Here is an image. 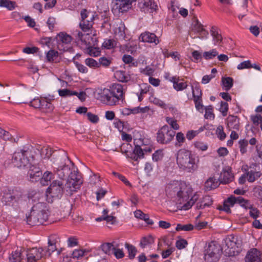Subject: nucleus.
I'll list each match as a JSON object with an SVG mask.
<instances>
[{
	"instance_id": "nucleus-1",
	"label": "nucleus",
	"mask_w": 262,
	"mask_h": 262,
	"mask_svg": "<svg viewBox=\"0 0 262 262\" xmlns=\"http://www.w3.org/2000/svg\"><path fill=\"white\" fill-rule=\"evenodd\" d=\"M166 193L172 198H177L178 203L182 205L180 207L184 210L190 208L199 198L198 195L195 194L189 200L190 195L187 189L184 188L182 189L178 183L168 184L166 187Z\"/></svg>"
},
{
	"instance_id": "nucleus-2",
	"label": "nucleus",
	"mask_w": 262,
	"mask_h": 262,
	"mask_svg": "<svg viewBox=\"0 0 262 262\" xmlns=\"http://www.w3.org/2000/svg\"><path fill=\"white\" fill-rule=\"evenodd\" d=\"M48 216L47 204L39 201L33 206L30 215L27 216V222L31 226L41 225L47 221Z\"/></svg>"
},
{
	"instance_id": "nucleus-3",
	"label": "nucleus",
	"mask_w": 262,
	"mask_h": 262,
	"mask_svg": "<svg viewBox=\"0 0 262 262\" xmlns=\"http://www.w3.org/2000/svg\"><path fill=\"white\" fill-rule=\"evenodd\" d=\"M57 160L55 161L57 167L55 168L54 172L61 179L69 177L71 172H73L74 163L69 159L67 154L62 152L56 156Z\"/></svg>"
},
{
	"instance_id": "nucleus-4",
	"label": "nucleus",
	"mask_w": 262,
	"mask_h": 262,
	"mask_svg": "<svg viewBox=\"0 0 262 262\" xmlns=\"http://www.w3.org/2000/svg\"><path fill=\"white\" fill-rule=\"evenodd\" d=\"M177 163L180 168L189 172H193L198 168L194 156L185 149H181L178 152Z\"/></svg>"
},
{
	"instance_id": "nucleus-5",
	"label": "nucleus",
	"mask_w": 262,
	"mask_h": 262,
	"mask_svg": "<svg viewBox=\"0 0 262 262\" xmlns=\"http://www.w3.org/2000/svg\"><path fill=\"white\" fill-rule=\"evenodd\" d=\"M225 244L223 245V249L228 256L237 255L240 252L242 241L236 236L230 235L224 239Z\"/></svg>"
},
{
	"instance_id": "nucleus-6",
	"label": "nucleus",
	"mask_w": 262,
	"mask_h": 262,
	"mask_svg": "<svg viewBox=\"0 0 262 262\" xmlns=\"http://www.w3.org/2000/svg\"><path fill=\"white\" fill-rule=\"evenodd\" d=\"M223 248L215 242H211L206 246L204 251V259L206 262H216L219 260Z\"/></svg>"
},
{
	"instance_id": "nucleus-7",
	"label": "nucleus",
	"mask_w": 262,
	"mask_h": 262,
	"mask_svg": "<svg viewBox=\"0 0 262 262\" xmlns=\"http://www.w3.org/2000/svg\"><path fill=\"white\" fill-rule=\"evenodd\" d=\"M134 144L135 147L133 152L124 150L125 147L128 148V147H131V145L129 144H123L121 147L122 152L125 153L127 157L132 159L134 161H137L138 159L143 158L145 153H150L152 151V148L150 147H145L144 148H142L140 145L137 144V142H136V140H134Z\"/></svg>"
},
{
	"instance_id": "nucleus-8",
	"label": "nucleus",
	"mask_w": 262,
	"mask_h": 262,
	"mask_svg": "<svg viewBox=\"0 0 262 262\" xmlns=\"http://www.w3.org/2000/svg\"><path fill=\"white\" fill-rule=\"evenodd\" d=\"M33 160V157L31 156L29 150L21 149L14 153L12 161L16 166L21 167L28 165Z\"/></svg>"
},
{
	"instance_id": "nucleus-9",
	"label": "nucleus",
	"mask_w": 262,
	"mask_h": 262,
	"mask_svg": "<svg viewBox=\"0 0 262 262\" xmlns=\"http://www.w3.org/2000/svg\"><path fill=\"white\" fill-rule=\"evenodd\" d=\"M175 135V131L165 125L162 126L157 133V141L159 143L167 144L172 141Z\"/></svg>"
},
{
	"instance_id": "nucleus-10",
	"label": "nucleus",
	"mask_w": 262,
	"mask_h": 262,
	"mask_svg": "<svg viewBox=\"0 0 262 262\" xmlns=\"http://www.w3.org/2000/svg\"><path fill=\"white\" fill-rule=\"evenodd\" d=\"M63 190V185L61 181L55 180L52 182L50 186L47 190V198L49 202H52L53 201H50L49 197L53 199H59L61 197Z\"/></svg>"
},
{
	"instance_id": "nucleus-11",
	"label": "nucleus",
	"mask_w": 262,
	"mask_h": 262,
	"mask_svg": "<svg viewBox=\"0 0 262 262\" xmlns=\"http://www.w3.org/2000/svg\"><path fill=\"white\" fill-rule=\"evenodd\" d=\"M82 184L81 176L78 174L77 170L74 169L73 172H71L68 177L65 187L67 191L69 190L72 192L78 189Z\"/></svg>"
},
{
	"instance_id": "nucleus-12",
	"label": "nucleus",
	"mask_w": 262,
	"mask_h": 262,
	"mask_svg": "<svg viewBox=\"0 0 262 262\" xmlns=\"http://www.w3.org/2000/svg\"><path fill=\"white\" fill-rule=\"evenodd\" d=\"M97 99L102 102L108 105H114L118 103L116 97L113 96L108 89H99L97 91Z\"/></svg>"
},
{
	"instance_id": "nucleus-13",
	"label": "nucleus",
	"mask_w": 262,
	"mask_h": 262,
	"mask_svg": "<svg viewBox=\"0 0 262 262\" xmlns=\"http://www.w3.org/2000/svg\"><path fill=\"white\" fill-rule=\"evenodd\" d=\"M2 194L1 201L6 205L19 201L22 196V193L20 191L16 190H11L8 189L4 190Z\"/></svg>"
},
{
	"instance_id": "nucleus-14",
	"label": "nucleus",
	"mask_w": 262,
	"mask_h": 262,
	"mask_svg": "<svg viewBox=\"0 0 262 262\" xmlns=\"http://www.w3.org/2000/svg\"><path fill=\"white\" fill-rule=\"evenodd\" d=\"M90 13H88L87 10L85 9H83L81 11V20L79 26L81 30L84 32L89 31L93 26L94 15H90Z\"/></svg>"
},
{
	"instance_id": "nucleus-15",
	"label": "nucleus",
	"mask_w": 262,
	"mask_h": 262,
	"mask_svg": "<svg viewBox=\"0 0 262 262\" xmlns=\"http://www.w3.org/2000/svg\"><path fill=\"white\" fill-rule=\"evenodd\" d=\"M76 32L77 33L76 36L77 38V39L81 41L82 44L84 46V49L86 50L92 46H95L94 42H96V40H94V38L88 33L83 34L79 31H76Z\"/></svg>"
},
{
	"instance_id": "nucleus-16",
	"label": "nucleus",
	"mask_w": 262,
	"mask_h": 262,
	"mask_svg": "<svg viewBox=\"0 0 262 262\" xmlns=\"http://www.w3.org/2000/svg\"><path fill=\"white\" fill-rule=\"evenodd\" d=\"M29 164L30 166L28 175L30 177V180L33 182L39 180L42 176V171L39 167L32 164L31 162Z\"/></svg>"
},
{
	"instance_id": "nucleus-17",
	"label": "nucleus",
	"mask_w": 262,
	"mask_h": 262,
	"mask_svg": "<svg viewBox=\"0 0 262 262\" xmlns=\"http://www.w3.org/2000/svg\"><path fill=\"white\" fill-rule=\"evenodd\" d=\"M42 248H34L28 251L27 254L28 262H36L42 257Z\"/></svg>"
},
{
	"instance_id": "nucleus-18",
	"label": "nucleus",
	"mask_w": 262,
	"mask_h": 262,
	"mask_svg": "<svg viewBox=\"0 0 262 262\" xmlns=\"http://www.w3.org/2000/svg\"><path fill=\"white\" fill-rule=\"evenodd\" d=\"M260 252L257 249L253 248L249 251L245 258V262H261Z\"/></svg>"
},
{
	"instance_id": "nucleus-19",
	"label": "nucleus",
	"mask_w": 262,
	"mask_h": 262,
	"mask_svg": "<svg viewBox=\"0 0 262 262\" xmlns=\"http://www.w3.org/2000/svg\"><path fill=\"white\" fill-rule=\"evenodd\" d=\"M132 4L127 3L124 0H117L115 4L114 5L112 11L114 13L118 12L123 13L127 11L131 7Z\"/></svg>"
},
{
	"instance_id": "nucleus-20",
	"label": "nucleus",
	"mask_w": 262,
	"mask_h": 262,
	"mask_svg": "<svg viewBox=\"0 0 262 262\" xmlns=\"http://www.w3.org/2000/svg\"><path fill=\"white\" fill-rule=\"evenodd\" d=\"M110 90L113 96L116 97L117 102H118L120 100H123L124 92L123 86L121 84L119 83L114 84Z\"/></svg>"
},
{
	"instance_id": "nucleus-21",
	"label": "nucleus",
	"mask_w": 262,
	"mask_h": 262,
	"mask_svg": "<svg viewBox=\"0 0 262 262\" xmlns=\"http://www.w3.org/2000/svg\"><path fill=\"white\" fill-rule=\"evenodd\" d=\"M140 40L148 43H155L157 45L159 42V39L154 33L149 32H145L142 33L139 37Z\"/></svg>"
},
{
	"instance_id": "nucleus-22",
	"label": "nucleus",
	"mask_w": 262,
	"mask_h": 262,
	"mask_svg": "<svg viewBox=\"0 0 262 262\" xmlns=\"http://www.w3.org/2000/svg\"><path fill=\"white\" fill-rule=\"evenodd\" d=\"M227 126L230 130H238L239 129V119L233 115H229L227 119Z\"/></svg>"
},
{
	"instance_id": "nucleus-23",
	"label": "nucleus",
	"mask_w": 262,
	"mask_h": 262,
	"mask_svg": "<svg viewBox=\"0 0 262 262\" xmlns=\"http://www.w3.org/2000/svg\"><path fill=\"white\" fill-rule=\"evenodd\" d=\"M192 30L196 33H200L201 36L199 37L200 38H206L208 34V31L204 28L203 25L197 19L194 21Z\"/></svg>"
},
{
	"instance_id": "nucleus-24",
	"label": "nucleus",
	"mask_w": 262,
	"mask_h": 262,
	"mask_svg": "<svg viewBox=\"0 0 262 262\" xmlns=\"http://www.w3.org/2000/svg\"><path fill=\"white\" fill-rule=\"evenodd\" d=\"M56 39L58 42V48H60V46L62 47L63 45L69 44L72 40L71 36L63 32L59 33L57 35Z\"/></svg>"
},
{
	"instance_id": "nucleus-25",
	"label": "nucleus",
	"mask_w": 262,
	"mask_h": 262,
	"mask_svg": "<svg viewBox=\"0 0 262 262\" xmlns=\"http://www.w3.org/2000/svg\"><path fill=\"white\" fill-rule=\"evenodd\" d=\"M170 81L173 83V86L177 91H182L187 86L186 83L180 82L178 77H172L170 79Z\"/></svg>"
},
{
	"instance_id": "nucleus-26",
	"label": "nucleus",
	"mask_w": 262,
	"mask_h": 262,
	"mask_svg": "<svg viewBox=\"0 0 262 262\" xmlns=\"http://www.w3.org/2000/svg\"><path fill=\"white\" fill-rule=\"evenodd\" d=\"M210 33L212 36L214 45H219L222 41V36L219 33L218 29L215 26H212L210 30Z\"/></svg>"
},
{
	"instance_id": "nucleus-27",
	"label": "nucleus",
	"mask_w": 262,
	"mask_h": 262,
	"mask_svg": "<svg viewBox=\"0 0 262 262\" xmlns=\"http://www.w3.org/2000/svg\"><path fill=\"white\" fill-rule=\"evenodd\" d=\"M233 176L232 174L227 170H223L220 174L219 179L221 183L227 184L232 181Z\"/></svg>"
},
{
	"instance_id": "nucleus-28",
	"label": "nucleus",
	"mask_w": 262,
	"mask_h": 262,
	"mask_svg": "<svg viewBox=\"0 0 262 262\" xmlns=\"http://www.w3.org/2000/svg\"><path fill=\"white\" fill-rule=\"evenodd\" d=\"M115 77L121 82H126L128 81L130 79V76L123 71H117L115 73Z\"/></svg>"
},
{
	"instance_id": "nucleus-29",
	"label": "nucleus",
	"mask_w": 262,
	"mask_h": 262,
	"mask_svg": "<svg viewBox=\"0 0 262 262\" xmlns=\"http://www.w3.org/2000/svg\"><path fill=\"white\" fill-rule=\"evenodd\" d=\"M10 99L9 90L4 85L0 83V100L8 101Z\"/></svg>"
},
{
	"instance_id": "nucleus-30",
	"label": "nucleus",
	"mask_w": 262,
	"mask_h": 262,
	"mask_svg": "<svg viewBox=\"0 0 262 262\" xmlns=\"http://www.w3.org/2000/svg\"><path fill=\"white\" fill-rule=\"evenodd\" d=\"M247 180L249 182L252 183L256 180L259 178L261 176V173L259 171L254 170L248 171L246 170Z\"/></svg>"
},
{
	"instance_id": "nucleus-31",
	"label": "nucleus",
	"mask_w": 262,
	"mask_h": 262,
	"mask_svg": "<svg viewBox=\"0 0 262 262\" xmlns=\"http://www.w3.org/2000/svg\"><path fill=\"white\" fill-rule=\"evenodd\" d=\"M212 199L209 195H205L203 198V200L201 202V203H197L196 204V208L202 209L203 208H204L205 207H208L212 205Z\"/></svg>"
},
{
	"instance_id": "nucleus-32",
	"label": "nucleus",
	"mask_w": 262,
	"mask_h": 262,
	"mask_svg": "<svg viewBox=\"0 0 262 262\" xmlns=\"http://www.w3.org/2000/svg\"><path fill=\"white\" fill-rule=\"evenodd\" d=\"M217 186V182L213 177L209 178L205 183L206 190H210L215 189Z\"/></svg>"
},
{
	"instance_id": "nucleus-33",
	"label": "nucleus",
	"mask_w": 262,
	"mask_h": 262,
	"mask_svg": "<svg viewBox=\"0 0 262 262\" xmlns=\"http://www.w3.org/2000/svg\"><path fill=\"white\" fill-rule=\"evenodd\" d=\"M125 25L124 24L121 23L119 26L117 27L115 31V33L117 38L123 40L125 37Z\"/></svg>"
},
{
	"instance_id": "nucleus-34",
	"label": "nucleus",
	"mask_w": 262,
	"mask_h": 262,
	"mask_svg": "<svg viewBox=\"0 0 262 262\" xmlns=\"http://www.w3.org/2000/svg\"><path fill=\"white\" fill-rule=\"evenodd\" d=\"M53 178V174L52 172L46 171L44 172L43 174L40 177V183L42 185H48V182H50Z\"/></svg>"
},
{
	"instance_id": "nucleus-35",
	"label": "nucleus",
	"mask_w": 262,
	"mask_h": 262,
	"mask_svg": "<svg viewBox=\"0 0 262 262\" xmlns=\"http://www.w3.org/2000/svg\"><path fill=\"white\" fill-rule=\"evenodd\" d=\"M16 6L15 2L10 0H0V7L6 8L10 11L14 9Z\"/></svg>"
},
{
	"instance_id": "nucleus-36",
	"label": "nucleus",
	"mask_w": 262,
	"mask_h": 262,
	"mask_svg": "<svg viewBox=\"0 0 262 262\" xmlns=\"http://www.w3.org/2000/svg\"><path fill=\"white\" fill-rule=\"evenodd\" d=\"M101 248L105 254L111 255L113 253L115 247L112 243H106L101 245Z\"/></svg>"
},
{
	"instance_id": "nucleus-37",
	"label": "nucleus",
	"mask_w": 262,
	"mask_h": 262,
	"mask_svg": "<svg viewBox=\"0 0 262 262\" xmlns=\"http://www.w3.org/2000/svg\"><path fill=\"white\" fill-rule=\"evenodd\" d=\"M53 105L46 98L42 99L40 110L42 111L51 112L53 110Z\"/></svg>"
},
{
	"instance_id": "nucleus-38",
	"label": "nucleus",
	"mask_w": 262,
	"mask_h": 262,
	"mask_svg": "<svg viewBox=\"0 0 262 262\" xmlns=\"http://www.w3.org/2000/svg\"><path fill=\"white\" fill-rule=\"evenodd\" d=\"M125 248L127 249L128 253V257L130 259H133L135 258L137 250L136 247L132 245H130L128 243H125Z\"/></svg>"
},
{
	"instance_id": "nucleus-39",
	"label": "nucleus",
	"mask_w": 262,
	"mask_h": 262,
	"mask_svg": "<svg viewBox=\"0 0 262 262\" xmlns=\"http://www.w3.org/2000/svg\"><path fill=\"white\" fill-rule=\"evenodd\" d=\"M233 80L232 78L230 77H223L222 79V82L226 91H229L232 88L233 86Z\"/></svg>"
},
{
	"instance_id": "nucleus-40",
	"label": "nucleus",
	"mask_w": 262,
	"mask_h": 262,
	"mask_svg": "<svg viewBox=\"0 0 262 262\" xmlns=\"http://www.w3.org/2000/svg\"><path fill=\"white\" fill-rule=\"evenodd\" d=\"M21 253L20 250H16L12 253L9 259L11 262H21L22 258L21 257Z\"/></svg>"
},
{
	"instance_id": "nucleus-41",
	"label": "nucleus",
	"mask_w": 262,
	"mask_h": 262,
	"mask_svg": "<svg viewBox=\"0 0 262 262\" xmlns=\"http://www.w3.org/2000/svg\"><path fill=\"white\" fill-rule=\"evenodd\" d=\"M58 57V52L54 50H50L48 52L46 55L47 60L48 61H53Z\"/></svg>"
},
{
	"instance_id": "nucleus-42",
	"label": "nucleus",
	"mask_w": 262,
	"mask_h": 262,
	"mask_svg": "<svg viewBox=\"0 0 262 262\" xmlns=\"http://www.w3.org/2000/svg\"><path fill=\"white\" fill-rule=\"evenodd\" d=\"M237 204H239L241 206L244 207L246 209H248V208L251 207V204H250V201L248 200L244 199L242 196L237 197Z\"/></svg>"
},
{
	"instance_id": "nucleus-43",
	"label": "nucleus",
	"mask_w": 262,
	"mask_h": 262,
	"mask_svg": "<svg viewBox=\"0 0 262 262\" xmlns=\"http://www.w3.org/2000/svg\"><path fill=\"white\" fill-rule=\"evenodd\" d=\"M59 95L62 97H67L73 96V94H77V92L71 91L69 89H59L58 91Z\"/></svg>"
},
{
	"instance_id": "nucleus-44",
	"label": "nucleus",
	"mask_w": 262,
	"mask_h": 262,
	"mask_svg": "<svg viewBox=\"0 0 262 262\" xmlns=\"http://www.w3.org/2000/svg\"><path fill=\"white\" fill-rule=\"evenodd\" d=\"M218 55V52L216 50V49H212L209 51H206L204 52L203 53V57L206 60H209L213 59L214 57Z\"/></svg>"
},
{
	"instance_id": "nucleus-45",
	"label": "nucleus",
	"mask_w": 262,
	"mask_h": 262,
	"mask_svg": "<svg viewBox=\"0 0 262 262\" xmlns=\"http://www.w3.org/2000/svg\"><path fill=\"white\" fill-rule=\"evenodd\" d=\"M154 242V239L151 235H148L147 237H143L140 242V246L144 248L148 244H151Z\"/></svg>"
},
{
	"instance_id": "nucleus-46",
	"label": "nucleus",
	"mask_w": 262,
	"mask_h": 262,
	"mask_svg": "<svg viewBox=\"0 0 262 262\" xmlns=\"http://www.w3.org/2000/svg\"><path fill=\"white\" fill-rule=\"evenodd\" d=\"M213 107L211 105L205 107V114L204 117L207 119H214V114L213 113Z\"/></svg>"
},
{
	"instance_id": "nucleus-47",
	"label": "nucleus",
	"mask_w": 262,
	"mask_h": 262,
	"mask_svg": "<svg viewBox=\"0 0 262 262\" xmlns=\"http://www.w3.org/2000/svg\"><path fill=\"white\" fill-rule=\"evenodd\" d=\"M194 226L191 224H186L182 225L181 224H178L176 230L177 231L184 230V231H191L193 229Z\"/></svg>"
},
{
	"instance_id": "nucleus-48",
	"label": "nucleus",
	"mask_w": 262,
	"mask_h": 262,
	"mask_svg": "<svg viewBox=\"0 0 262 262\" xmlns=\"http://www.w3.org/2000/svg\"><path fill=\"white\" fill-rule=\"evenodd\" d=\"M192 91L193 99H198L202 98V91L199 86H195L194 88L192 86Z\"/></svg>"
},
{
	"instance_id": "nucleus-49",
	"label": "nucleus",
	"mask_w": 262,
	"mask_h": 262,
	"mask_svg": "<svg viewBox=\"0 0 262 262\" xmlns=\"http://www.w3.org/2000/svg\"><path fill=\"white\" fill-rule=\"evenodd\" d=\"M238 144L241 153L242 154L246 153L247 152V147L248 145V141L245 139L240 140L238 141Z\"/></svg>"
},
{
	"instance_id": "nucleus-50",
	"label": "nucleus",
	"mask_w": 262,
	"mask_h": 262,
	"mask_svg": "<svg viewBox=\"0 0 262 262\" xmlns=\"http://www.w3.org/2000/svg\"><path fill=\"white\" fill-rule=\"evenodd\" d=\"M42 99L34 98L30 101V106L35 108H41Z\"/></svg>"
},
{
	"instance_id": "nucleus-51",
	"label": "nucleus",
	"mask_w": 262,
	"mask_h": 262,
	"mask_svg": "<svg viewBox=\"0 0 262 262\" xmlns=\"http://www.w3.org/2000/svg\"><path fill=\"white\" fill-rule=\"evenodd\" d=\"M86 53L92 56H97L100 54V51L99 48H95L94 46L89 48L86 50Z\"/></svg>"
},
{
	"instance_id": "nucleus-52",
	"label": "nucleus",
	"mask_w": 262,
	"mask_h": 262,
	"mask_svg": "<svg viewBox=\"0 0 262 262\" xmlns=\"http://www.w3.org/2000/svg\"><path fill=\"white\" fill-rule=\"evenodd\" d=\"M143 6L145 7L150 9L151 12L155 11L157 8V5L154 2L151 1V0H149L148 2H144L143 3Z\"/></svg>"
},
{
	"instance_id": "nucleus-53",
	"label": "nucleus",
	"mask_w": 262,
	"mask_h": 262,
	"mask_svg": "<svg viewBox=\"0 0 262 262\" xmlns=\"http://www.w3.org/2000/svg\"><path fill=\"white\" fill-rule=\"evenodd\" d=\"M0 138L5 141L10 140L12 139V136L8 132L0 127Z\"/></svg>"
},
{
	"instance_id": "nucleus-54",
	"label": "nucleus",
	"mask_w": 262,
	"mask_h": 262,
	"mask_svg": "<svg viewBox=\"0 0 262 262\" xmlns=\"http://www.w3.org/2000/svg\"><path fill=\"white\" fill-rule=\"evenodd\" d=\"M194 146L196 148L202 151H205L208 148V145L207 144L199 141L195 142L194 143Z\"/></svg>"
},
{
	"instance_id": "nucleus-55",
	"label": "nucleus",
	"mask_w": 262,
	"mask_h": 262,
	"mask_svg": "<svg viewBox=\"0 0 262 262\" xmlns=\"http://www.w3.org/2000/svg\"><path fill=\"white\" fill-rule=\"evenodd\" d=\"M248 209L250 210L249 215L251 217L256 219L259 216L260 213L259 211L256 208L253 207L252 205H251V207L248 208Z\"/></svg>"
},
{
	"instance_id": "nucleus-56",
	"label": "nucleus",
	"mask_w": 262,
	"mask_h": 262,
	"mask_svg": "<svg viewBox=\"0 0 262 262\" xmlns=\"http://www.w3.org/2000/svg\"><path fill=\"white\" fill-rule=\"evenodd\" d=\"M167 122L171 126V127L174 130H178L179 128V125L177 123V121L174 119L170 117H167Z\"/></svg>"
},
{
	"instance_id": "nucleus-57",
	"label": "nucleus",
	"mask_w": 262,
	"mask_h": 262,
	"mask_svg": "<svg viewBox=\"0 0 262 262\" xmlns=\"http://www.w3.org/2000/svg\"><path fill=\"white\" fill-rule=\"evenodd\" d=\"M219 110L222 113L223 116H226L227 114V112L228 111V103L224 101H221V106Z\"/></svg>"
},
{
	"instance_id": "nucleus-58",
	"label": "nucleus",
	"mask_w": 262,
	"mask_h": 262,
	"mask_svg": "<svg viewBox=\"0 0 262 262\" xmlns=\"http://www.w3.org/2000/svg\"><path fill=\"white\" fill-rule=\"evenodd\" d=\"M85 252V250L75 249L72 253V257L79 258V257H83Z\"/></svg>"
},
{
	"instance_id": "nucleus-59",
	"label": "nucleus",
	"mask_w": 262,
	"mask_h": 262,
	"mask_svg": "<svg viewBox=\"0 0 262 262\" xmlns=\"http://www.w3.org/2000/svg\"><path fill=\"white\" fill-rule=\"evenodd\" d=\"M216 134L217 137L221 140H223L226 137V134L224 133L223 130V127L221 125L219 126L216 129Z\"/></svg>"
},
{
	"instance_id": "nucleus-60",
	"label": "nucleus",
	"mask_w": 262,
	"mask_h": 262,
	"mask_svg": "<svg viewBox=\"0 0 262 262\" xmlns=\"http://www.w3.org/2000/svg\"><path fill=\"white\" fill-rule=\"evenodd\" d=\"M85 64L90 68H98V63L95 59L88 58L85 59Z\"/></svg>"
},
{
	"instance_id": "nucleus-61",
	"label": "nucleus",
	"mask_w": 262,
	"mask_h": 262,
	"mask_svg": "<svg viewBox=\"0 0 262 262\" xmlns=\"http://www.w3.org/2000/svg\"><path fill=\"white\" fill-rule=\"evenodd\" d=\"M86 116L88 119L93 123H96L99 121V117L97 115H95L91 112H88L86 113Z\"/></svg>"
},
{
	"instance_id": "nucleus-62",
	"label": "nucleus",
	"mask_w": 262,
	"mask_h": 262,
	"mask_svg": "<svg viewBox=\"0 0 262 262\" xmlns=\"http://www.w3.org/2000/svg\"><path fill=\"white\" fill-rule=\"evenodd\" d=\"M251 63L250 60L244 61L240 63L237 67L238 70L251 68Z\"/></svg>"
},
{
	"instance_id": "nucleus-63",
	"label": "nucleus",
	"mask_w": 262,
	"mask_h": 262,
	"mask_svg": "<svg viewBox=\"0 0 262 262\" xmlns=\"http://www.w3.org/2000/svg\"><path fill=\"white\" fill-rule=\"evenodd\" d=\"M111 62V60L108 59L106 57H101L99 59V62H98V67H99L100 66L107 67L110 64Z\"/></svg>"
},
{
	"instance_id": "nucleus-64",
	"label": "nucleus",
	"mask_w": 262,
	"mask_h": 262,
	"mask_svg": "<svg viewBox=\"0 0 262 262\" xmlns=\"http://www.w3.org/2000/svg\"><path fill=\"white\" fill-rule=\"evenodd\" d=\"M187 244L188 243L186 240L184 239H181L177 241L176 243V246L178 249H182L185 248Z\"/></svg>"
}]
</instances>
